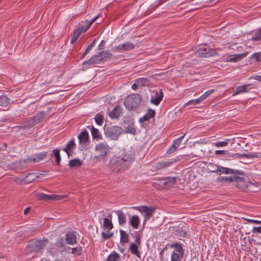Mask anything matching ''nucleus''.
Masks as SVG:
<instances>
[{
    "label": "nucleus",
    "instance_id": "f257e3e1",
    "mask_svg": "<svg viewBox=\"0 0 261 261\" xmlns=\"http://www.w3.org/2000/svg\"><path fill=\"white\" fill-rule=\"evenodd\" d=\"M135 154L125 150L120 155H114L110 160V168L116 172L127 169L135 159Z\"/></svg>",
    "mask_w": 261,
    "mask_h": 261
},
{
    "label": "nucleus",
    "instance_id": "f03ea898",
    "mask_svg": "<svg viewBox=\"0 0 261 261\" xmlns=\"http://www.w3.org/2000/svg\"><path fill=\"white\" fill-rule=\"evenodd\" d=\"M49 240L46 238L33 240L27 246L26 248L27 251L30 253L42 254Z\"/></svg>",
    "mask_w": 261,
    "mask_h": 261
},
{
    "label": "nucleus",
    "instance_id": "7ed1b4c3",
    "mask_svg": "<svg viewBox=\"0 0 261 261\" xmlns=\"http://www.w3.org/2000/svg\"><path fill=\"white\" fill-rule=\"evenodd\" d=\"M142 101V96L139 94H134L127 96L124 105L129 111H135L139 106Z\"/></svg>",
    "mask_w": 261,
    "mask_h": 261
},
{
    "label": "nucleus",
    "instance_id": "20e7f679",
    "mask_svg": "<svg viewBox=\"0 0 261 261\" xmlns=\"http://www.w3.org/2000/svg\"><path fill=\"white\" fill-rule=\"evenodd\" d=\"M104 129L105 135L113 140H117L124 132L121 127L117 125L105 126Z\"/></svg>",
    "mask_w": 261,
    "mask_h": 261
},
{
    "label": "nucleus",
    "instance_id": "39448f33",
    "mask_svg": "<svg viewBox=\"0 0 261 261\" xmlns=\"http://www.w3.org/2000/svg\"><path fill=\"white\" fill-rule=\"evenodd\" d=\"M197 54L199 57L208 58L217 55V52L215 49L210 48L207 44H204L198 46Z\"/></svg>",
    "mask_w": 261,
    "mask_h": 261
},
{
    "label": "nucleus",
    "instance_id": "423d86ee",
    "mask_svg": "<svg viewBox=\"0 0 261 261\" xmlns=\"http://www.w3.org/2000/svg\"><path fill=\"white\" fill-rule=\"evenodd\" d=\"M176 181L175 177H163L156 179L154 184L158 185L164 188H169L173 186Z\"/></svg>",
    "mask_w": 261,
    "mask_h": 261
},
{
    "label": "nucleus",
    "instance_id": "0eeeda50",
    "mask_svg": "<svg viewBox=\"0 0 261 261\" xmlns=\"http://www.w3.org/2000/svg\"><path fill=\"white\" fill-rule=\"evenodd\" d=\"M95 151L98 153L95 158L97 160L102 159L109 152V147L104 143H100L96 146Z\"/></svg>",
    "mask_w": 261,
    "mask_h": 261
},
{
    "label": "nucleus",
    "instance_id": "6e6552de",
    "mask_svg": "<svg viewBox=\"0 0 261 261\" xmlns=\"http://www.w3.org/2000/svg\"><path fill=\"white\" fill-rule=\"evenodd\" d=\"M218 172L217 174L221 175V174H234V175H244L245 173L241 171L240 170H235L231 168H228L226 167H224L221 166H219V167H218Z\"/></svg>",
    "mask_w": 261,
    "mask_h": 261
},
{
    "label": "nucleus",
    "instance_id": "1a4fd4ad",
    "mask_svg": "<svg viewBox=\"0 0 261 261\" xmlns=\"http://www.w3.org/2000/svg\"><path fill=\"white\" fill-rule=\"evenodd\" d=\"M55 245L56 246L57 248L58 249V250H60V252H68L69 250L71 249V248L67 246L64 242V239L60 237L57 238L56 240V241L55 243H54Z\"/></svg>",
    "mask_w": 261,
    "mask_h": 261
},
{
    "label": "nucleus",
    "instance_id": "9d476101",
    "mask_svg": "<svg viewBox=\"0 0 261 261\" xmlns=\"http://www.w3.org/2000/svg\"><path fill=\"white\" fill-rule=\"evenodd\" d=\"M101 62L99 54H98L92 56L89 60L84 62L83 63V68L87 69L93 65L98 64Z\"/></svg>",
    "mask_w": 261,
    "mask_h": 261
},
{
    "label": "nucleus",
    "instance_id": "9b49d317",
    "mask_svg": "<svg viewBox=\"0 0 261 261\" xmlns=\"http://www.w3.org/2000/svg\"><path fill=\"white\" fill-rule=\"evenodd\" d=\"M37 198L39 200L56 201L62 198V196L59 195H47L44 193H39L37 195Z\"/></svg>",
    "mask_w": 261,
    "mask_h": 261
},
{
    "label": "nucleus",
    "instance_id": "f8f14e48",
    "mask_svg": "<svg viewBox=\"0 0 261 261\" xmlns=\"http://www.w3.org/2000/svg\"><path fill=\"white\" fill-rule=\"evenodd\" d=\"M99 15H97L93 18H92L90 21L88 20L82 21L79 23L78 29L81 30L83 32H85L87 31L91 24L99 17Z\"/></svg>",
    "mask_w": 261,
    "mask_h": 261
},
{
    "label": "nucleus",
    "instance_id": "ddd939ff",
    "mask_svg": "<svg viewBox=\"0 0 261 261\" xmlns=\"http://www.w3.org/2000/svg\"><path fill=\"white\" fill-rule=\"evenodd\" d=\"M65 241L67 244L72 245L76 243V232L74 231H67L65 234Z\"/></svg>",
    "mask_w": 261,
    "mask_h": 261
},
{
    "label": "nucleus",
    "instance_id": "4468645a",
    "mask_svg": "<svg viewBox=\"0 0 261 261\" xmlns=\"http://www.w3.org/2000/svg\"><path fill=\"white\" fill-rule=\"evenodd\" d=\"M135 45L130 42H126L125 43L119 44L113 48L114 51H126L134 49Z\"/></svg>",
    "mask_w": 261,
    "mask_h": 261
},
{
    "label": "nucleus",
    "instance_id": "2eb2a0df",
    "mask_svg": "<svg viewBox=\"0 0 261 261\" xmlns=\"http://www.w3.org/2000/svg\"><path fill=\"white\" fill-rule=\"evenodd\" d=\"M163 97V92L162 89H160L159 91H155L154 96H152L150 102L155 106H158Z\"/></svg>",
    "mask_w": 261,
    "mask_h": 261
},
{
    "label": "nucleus",
    "instance_id": "dca6fc26",
    "mask_svg": "<svg viewBox=\"0 0 261 261\" xmlns=\"http://www.w3.org/2000/svg\"><path fill=\"white\" fill-rule=\"evenodd\" d=\"M127 123L128 125L127 126H124V130L126 133L130 134L132 135L136 134V129L135 127V123L132 120L127 119L126 120H124V123Z\"/></svg>",
    "mask_w": 261,
    "mask_h": 261
},
{
    "label": "nucleus",
    "instance_id": "f3484780",
    "mask_svg": "<svg viewBox=\"0 0 261 261\" xmlns=\"http://www.w3.org/2000/svg\"><path fill=\"white\" fill-rule=\"evenodd\" d=\"M170 247L174 248V250L172 253H175L180 256H184V250L182 248V245L179 243L177 242L170 245Z\"/></svg>",
    "mask_w": 261,
    "mask_h": 261
},
{
    "label": "nucleus",
    "instance_id": "a211bd4d",
    "mask_svg": "<svg viewBox=\"0 0 261 261\" xmlns=\"http://www.w3.org/2000/svg\"><path fill=\"white\" fill-rule=\"evenodd\" d=\"M178 160H177L178 161ZM177 160H171L170 161H161L158 162L155 165V168L156 170H160L163 168H166L167 167H169L171 165L174 163L176 162Z\"/></svg>",
    "mask_w": 261,
    "mask_h": 261
},
{
    "label": "nucleus",
    "instance_id": "6ab92c4d",
    "mask_svg": "<svg viewBox=\"0 0 261 261\" xmlns=\"http://www.w3.org/2000/svg\"><path fill=\"white\" fill-rule=\"evenodd\" d=\"M88 132L85 130L82 131L78 136V139L80 144L86 145L89 142Z\"/></svg>",
    "mask_w": 261,
    "mask_h": 261
},
{
    "label": "nucleus",
    "instance_id": "aec40b11",
    "mask_svg": "<svg viewBox=\"0 0 261 261\" xmlns=\"http://www.w3.org/2000/svg\"><path fill=\"white\" fill-rule=\"evenodd\" d=\"M155 111L149 109L146 113L142 118H140L139 121L140 123H143L145 121L149 120L151 118H153L155 116Z\"/></svg>",
    "mask_w": 261,
    "mask_h": 261
},
{
    "label": "nucleus",
    "instance_id": "412c9836",
    "mask_svg": "<svg viewBox=\"0 0 261 261\" xmlns=\"http://www.w3.org/2000/svg\"><path fill=\"white\" fill-rule=\"evenodd\" d=\"M122 113V109L120 106H116L113 110L110 112L109 116L112 119H117Z\"/></svg>",
    "mask_w": 261,
    "mask_h": 261
},
{
    "label": "nucleus",
    "instance_id": "4be33fe9",
    "mask_svg": "<svg viewBox=\"0 0 261 261\" xmlns=\"http://www.w3.org/2000/svg\"><path fill=\"white\" fill-rule=\"evenodd\" d=\"M75 146L76 145L74 143V139H72L69 141L66 147L63 149V150L66 152L68 157H69L71 153H72V150L75 148Z\"/></svg>",
    "mask_w": 261,
    "mask_h": 261
},
{
    "label": "nucleus",
    "instance_id": "5701e85b",
    "mask_svg": "<svg viewBox=\"0 0 261 261\" xmlns=\"http://www.w3.org/2000/svg\"><path fill=\"white\" fill-rule=\"evenodd\" d=\"M88 128L90 129L91 135L93 139L99 140L102 139V136L98 129L95 128L93 126H88Z\"/></svg>",
    "mask_w": 261,
    "mask_h": 261
},
{
    "label": "nucleus",
    "instance_id": "b1692460",
    "mask_svg": "<svg viewBox=\"0 0 261 261\" xmlns=\"http://www.w3.org/2000/svg\"><path fill=\"white\" fill-rule=\"evenodd\" d=\"M46 251L52 256H57L59 253H60V250L57 248L54 243H50V245L47 248Z\"/></svg>",
    "mask_w": 261,
    "mask_h": 261
},
{
    "label": "nucleus",
    "instance_id": "393cba45",
    "mask_svg": "<svg viewBox=\"0 0 261 261\" xmlns=\"http://www.w3.org/2000/svg\"><path fill=\"white\" fill-rule=\"evenodd\" d=\"M98 54L101 62H107L112 57V54L108 51H102Z\"/></svg>",
    "mask_w": 261,
    "mask_h": 261
},
{
    "label": "nucleus",
    "instance_id": "a878e982",
    "mask_svg": "<svg viewBox=\"0 0 261 261\" xmlns=\"http://www.w3.org/2000/svg\"><path fill=\"white\" fill-rule=\"evenodd\" d=\"M118 217V222L120 225L123 226L126 222V215L121 210H118L116 212Z\"/></svg>",
    "mask_w": 261,
    "mask_h": 261
},
{
    "label": "nucleus",
    "instance_id": "bb28decb",
    "mask_svg": "<svg viewBox=\"0 0 261 261\" xmlns=\"http://www.w3.org/2000/svg\"><path fill=\"white\" fill-rule=\"evenodd\" d=\"M140 223V219L138 216L133 215L130 218L129 222V224L134 229H137Z\"/></svg>",
    "mask_w": 261,
    "mask_h": 261
},
{
    "label": "nucleus",
    "instance_id": "cd10ccee",
    "mask_svg": "<svg viewBox=\"0 0 261 261\" xmlns=\"http://www.w3.org/2000/svg\"><path fill=\"white\" fill-rule=\"evenodd\" d=\"M47 154V152H43L35 154L34 155L32 156V160H33V162H39L45 159Z\"/></svg>",
    "mask_w": 261,
    "mask_h": 261
},
{
    "label": "nucleus",
    "instance_id": "c85d7f7f",
    "mask_svg": "<svg viewBox=\"0 0 261 261\" xmlns=\"http://www.w3.org/2000/svg\"><path fill=\"white\" fill-rule=\"evenodd\" d=\"M46 113L43 111L40 112L39 113L36 114L34 116L32 117L35 125L38 124L44 118Z\"/></svg>",
    "mask_w": 261,
    "mask_h": 261
},
{
    "label": "nucleus",
    "instance_id": "c756f323",
    "mask_svg": "<svg viewBox=\"0 0 261 261\" xmlns=\"http://www.w3.org/2000/svg\"><path fill=\"white\" fill-rule=\"evenodd\" d=\"M138 245L135 243H131L129 247V250H130L132 254L135 255L139 258L141 257V254L140 251L138 250Z\"/></svg>",
    "mask_w": 261,
    "mask_h": 261
},
{
    "label": "nucleus",
    "instance_id": "7c9ffc66",
    "mask_svg": "<svg viewBox=\"0 0 261 261\" xmlns=\"http://www.w3.org/2000/svg\"><path fill=\"white\" fill-rule=\"evenodd\" d=\"M250 84H247L237 87L235 91L234 92L233 95L240 94L241 93L248 92L249 90L248 88L250 86Z\"/></svg>",
    "mask_w": 261,
    "mask_h": 261
},
{
    "label": "nucleus",
    "instance_id": "2f4dec72",
    "mask_svg": "<svg viewBox=\"0 0 261 261\" xmlns=\"http://www.w3.org/2000/svg\"><path fill=\"white\" fill-rule=\"evenodd\" d=\"M103 227L104 230L106 231H110L113 228L112 221L108 218H104Z\"/></svg>",
    "mask_w": 261,
    "mask_h": 261
},
{
    "label": "nucleus",
    "instance_id": "473e14b6",
    "mask_svg": "<svg viewBox=\"0 0 261 261\" xmlns=\"http://www.w3.org/2000/svg\"><path fill=\"white\" fill-rule=\"evenodd\" d=\"M83 165V162L79 159H74L69 161L68 166L70 168H79Z\"/></svg>",
    "mask_w": 261,
    "mask_h": 261
},
{
    "label": "nucleus",
    "instance_id": "72a5a7b5",
    "mask_svg": "<svg viewBox=\"0 0 261 261\" xmlns=\"http://www.w3.org/2000/svg\"><path fill=\"white\" fill-rule=\"evenodd\" d=\"M83 33L82 31H81L80 29H78L77 28L75 30H74L73 32L72 35V38L70 41V43L72 44H73L77 40L79 37L81 36L82 33Z\"/></svg>",
    "mask_w": 261,
    "mask_h": 261
},
{
    "label": "nucleus",
    "instance_id": "f704fd0d",
    "mask_svg": "<svg viewBox=\"0 0 261 261\" xmlns=\"http://www.w3.org/2000/svg\"><path fill=\"white\" fill-rule=\"evenodd\" d=\"M39 177V175L35 173H30L25 177L24 180L27 183H30Z\"/></svg>",
    "mask_w": 261,
    "mask_h": 261
},
{
    "label": "nucleus",
    "instance_id": "c9c22d12",
    "mask_svg": "<svg viewBox=\"0 0 261 261\" xmlns=\"http://www.w3.org/2000/svg\"><path fill=\"white\" fill-rule=\"evenodd\" d=\"M120 257V254L114 251L109 255L106 261H119Z\"/></svg>",
    "mask_w": 261,
    "mask_h": 261
},
{
    "label": "nucleus",
    "instance_id": "e433bc0d",
    "mask_svg": "<svg viewBox=\"0 0 261 261\" xmlns=\"http://www.w3.org/2000/svg\"><path fill=\"white\" fill-rule=\"evenodd\" d=\"M146 212H145V213L143 214L144 217L143 225H144L146 222L151 218L154 213V211L153 208L149 207V208Z\"/></svg>",
    "mask_w": 261,
    "mask_h": 261
},
{
    "label": "nucleus",
    "instance_id": "4c0bfd02",
    "mask_svg": "<svg viewBox=\"0 0 261 261\" xmlns=\"http://www.w3.org/2000/svg\"><path fill=\"white\" fill-rule=\"evenodd\" d=\"M120 243L125 244L129 242L128 235L124 231L120 229Z\"/></svg>",
    "mask_w": 261,
    "mask_h": 261
},
{
    "label": "nucleus",
    "instance_id": "58836bf2",
    "mask_svg": "<svg viewBox=\"0 0 261 261\" xmlns=\"http://www.w3.org/2000/svg\"><path fill=\"white\" fill-rule=\"evenodd\" d=\"M149 79L148 77L139 78L136 80V82L140 86L143 87L149 84Z\"/></svg>",
    "mask_w": 261,
    "mask_h": 261
},
{
    "label": "nucleus",
    "instance_id": "ea45409f",
    "mask_svg": "<svg viewBox=\"0 0 261 261\" xmlns=\"http://www.w3.org/2000/svg\"><path fill=\"white\" fill-rule=\"evenodd\" d=\"M253 34L254 36H252V37H251L250 39L252 41H261V28L260 29L254 31Z\"/></svg>",
    "mask_w": 261,
    "mask_h": 261
},
{
    "label": "nucleus",
    "instance_id": "a19ab883",
    "mask_svg": "<svg viewBox=\"0 0 261 261\" xmlns=\"http://www.w3.org/2000/svg\"><path fill=\"white\" fill-rule=\"evenodd\" d=\"M219 165H216L212 163H210L208 165L207 169L210 173H218Z\"/></svg>",
    "mask_w": 261,
    "mask_h": 261
},
{
    "label": "nucleus",
    "instance_id": "79ce46f5",
    "mask_svg": "<svg viewBox=\"0 0 261 261\" xmlns=\"http://www.w3.org/2000/svg\"><path fill=\"white\" fill-rule=\"evenodd\" d=\"M32 156H28L27 158L25 159H21L20 160L19 163L20 165L22 167H25L27 166V164L31 162H33V160H32Z\"/></svg>",
    "mask_w": 261,
    "mask_h": 261
},
{
    "label": "nucleus",
    "instance_id": "37998d69",
    "mask_svg": "<svg viewBox=\"0 0 261 261\" xmlns=\"http://www.w3.org/2000/svg\"><path fill=\"white\" fill-rule=\"evenodd\" d=\"M94 119L97 124L101 125L103 122L104 117L103 115L99 113L96 114Z\"/></svg>",
    "mask_w": 261,
    "mask_h": 261
},
{
    "label": "nucleus",
    "instance_id": "c03bdc74",
    "mask_svg": "<svg viewBox=\"0 0 261 261\" xmlns=\"http://www.w3.org/2000/svg\"><path fill=\"white\" fill-rule=\"evenodd\" d=\"M176 234L179 236L182 237L187 238V231L185 229H183L181 227H178L176 230Z\"/></svg>",
    "mask_w": 261,
    "mask_h": 261
},
{
    "label": "nucleus",
    "instance_id": "a18cd8bd",
    "mask_svg": "<svg viewBox=\"0 0 261 261\" xmlns=\"http://www.w3.org/2000/svg\"><path fill=\"white\" fill-rule=\"evenodd\" d=\"M9 103V99L5 95L0 96V106L2 107L7 106Z\"/></svg>",
    "mask_w": 261,
    "mask_h": 261
},
{
    "label": "nucleus",
    "instance_id": "49530a36",
    "mask_svg": "<svg viewBox=\"0 0 261 261\" xmlns=\"http://www.w3.org/2000/svg\"><path fill=\"white\" fill-rule=\"evenodd\" d=\"M53 153H54V154L56 158L57 164L58 165V166H60V161L61 160L60 154V150L58 149H54L53 150Z\"/></svg>",
    "mask_w": 261,
    "mask_h": 261
},
{
    "label": "nucleus",
    "instance_id": "de8ad7c7",
    "mask_svg": "<svg viewBox=\"0 0 261 261\" xmlns=\"http://www.w3.org/2000/svg\"><path fill=\"white\" fill-rule=\"evenodd\" d=\"M23 125L25 127L30 128L35 125V124L32 117H31L24 121Z\"/></svg>",
    "mask_w": 261,
    "mask_h": 261
},
{
    "label": "nucleus",
    "instance_id": "09e8293b",
    "mask_svg": "<svg viewBox=\"0 0 261 261\" xmlns=\"http://www.w3.org/2000/svg\"><path fill=\"white\" fill-rule=\"evenodd\" d=\"M96 39H95L93 42L87 47V48L86 49L84 53L83 54L81 59H84L89 53L90 50L92 49V48L94 46L95 44Z\"/></svg>",
    "mask_w": 261,
    "mask_h": 261
},
{
    "label": "nucleus",
    "instance_id": "8fccbe9b",
    "mask_svg": "<svg viewBox=\"0 0 261 261\" xmlns=\"http://www.w3.org/2000/svg\"><path fill=\"white\" fill-rule=\"evenodd\" d=\"M73 254H77L80 256L82 253V248L80 245L71 249V252Z\"/></svg>",
    "mask_w": 261,
    "mask_h": 261
},
{
    "label": "nucleus",
    "instance_id": "3c124183",
    "mask_svg": "<svg viewBox=\"0 0 261 261\" xmlns=\"http://www.w3.org/2000/svg\"><path fill=\"white\" fill-rule=\"evenodd\" d=\"M214 92V90L211 89L205 92H204L201 96L199 97L201 101H203L207 97H208L211 94H212Z\"/></svg>",
    "mask_w": 261,
    "mask_h": 261
},
{
    "label": "nucleus",
    "instance_id": "603ef678",
    "mask_svg": "<svg viewBox=\"0 0 261 261\" xmlns=\"http://www.w3.org/2000/svg\"><path fill=\"white\" fill-rule=\"evenodd\" d=\"M247 154V159L261 158V153L260 152H249Z\"/></svg>",
    "mask_w": 261,
    "mask_h": 261
},
{
    "label": "nucleus",
    "instance_id": "864d4df0",
    "mask_svg": "<svg viewBox=\"0 0 261 261\" xmlns=\"http://www.w3.org/2000/svg\"><path fill=\"white\" fill-rule=\"evenodd\" d=\"M242 179H243L242 177L236 175L231 177H227V182H236Z\"/></svg>",
    "mask_w": 261,
    "mask_h": 261
},
{
    "label": "nucleus",
    "instance_id": "5fc2aeb1",
    "mask_svg": "<svg viewBox=\"0 0 261 261\" xmlns=\"http://www.w3.org/2000/svg\"><path fill=\"white\" fill-rule=\"evenodd\" d=\"M102 238L105 240H108L114 236V233L113 232H110V231H107V232H102L101 233Z\"/></svg>",
    "mask_w": 261,
    "mask_h": 261
},
{
    "label": "nucleus",
    "instance_id": "6e6d98bb",
    "mask_svg": "<svg viewBox=\"0 0 261 261\" xmlns=\"http://www.w3.org/2000/svg\"><path fill=\"white\" fill-rule=\"evenodd\" d=\"M201 102V101L200 99L198 97V98L189 100L185 104V106L196 105L199 104Z\"/></svg>",
    "mask_w": 261,
    "mask_h": 261
},
{
    "label": "nucleus",
    "instance_id": "4d7b16f0",
    "mask_svg": "<svg viewBox=\"0 0 261 261\" xmlns=\"http://www.w3.org/2000/svg\"><path fill=\"white\" fill-rule=\"evenodd\" d=\"M134 208L139 211L141 214H144L146 211L149 208V207L147 206H138L134 207Z\"/></svg>",
    "mask_w": 261,
    "mask_h": 261
},
{
    "label": "nucleus",
    "instance_id": "13d9d810",
    "mask_svg": "<svg viewBox=\"0 0 261 261\" xmlns=\"http://www.w3.org/2000/svg\"><path fill=\"white\" fill-rule=\"evenodd\" d=\"M183 256H180L179 255L175 253H172L171 254V261H180V259L182 258Z\"/></svg>",
    "mask_w": 261,
    "mask_h": 261
},
{
    "label": "nucleus",
    "instance_id": "bf43d9fd",
    "mask_svg": "<svg viewBox=\"0 0 261 261\" xmlns=\"http://www.w3.org/2000/svg\"><path fill=\"white\" fill-rule=\"evenodd\" d=\"M251 58L252 59H254L257 61H261V53H256L253 54Z\"/></svg>",
    "mask_w": 261,
    "mask_h": 261
},
{
    "label": "nucleus",
    "instance_id": "052dcab7",
    "mask_svg": "<svg viewBox=\"0 0 261 261\" xmlns=\"http://www.w3.org/2000/svg\"><path fill=\"white\" fill-rule=\"evenodd\" d=\"M135 238L136 244H138V245H140V244H141V237H140V234L138 232H136V233L135 235Z\"/></svg>",
    "mask_w": 261,
    "mask_h": 261
},
{
    "label": "nucleus",
    "instance_id": "680f3d73",
    "mask_svg": "<svg viewBox=\"0 0 261 261\" xmlns=\"http://www.w3.org/2000/svg\"><path fill=\"white\" fill-rule=\"evenodd\" d=\"M176 148V147H175V146L172 144L170 148L167 150L166 154H170L173 153Z\"/></svg>",
    "mask_w": 261,
    "mask_h": 261
},
{
    "label": "nucleus",
    "instance_id": "e2e57ef3",
    "mask_svg": "<svg viewBox=\"0 0 261 261\" xmlns=\"http://www.w3.org/2000/svg\"><path fill=\"white\" fill-rule=\"evenodd\" d=\"M217 181L222 183H227V177L219 176L216 179Z\"/></svg>",
    "mask_w": 261,
    "mask_h": 261
},
{
    "label": "nucleus",
    "instance_id": "0e129e2a",
    "mask_svg": "<svg viewBox=\"0 0 261 261\" xmlns=\"http://www.w3.org/2000/svg\"><path fill=\"white\" fill-rule=\"evenodd\" d=\"M232 156H233V159H237V158H239L240 157H243V158H247V153H244L242 154L234 153V154L232 155Z\"/></svg>",
    "mask_w": 261,
    "mask_h": 261
},
{
    "label": "nucleus",
    "instance_id": "69168bd1",
    "mask_svg": "<svg viewBox=\"0 0 261 261\" xmlns=\"http://www.w3.org/2000/svg\"><path fill=\"white\" fill-rule=\"evenodd\" d=\"M215 144L217 147H222L226 146L228 144V142L227 141L217 142Z\"/></svg>",
    "mask_w": 261,
    "mask_h": 261
},
{
    "label": "nucleus",
    "instance_id": "338daca9",
    "mask_svg": "<svg viewBox=\"0 0 261 261\" xmlns=\"http://www.w3.org/2000/svg\"><path fill=\"white\" fill-rule=\"evenodd\" d=\"M228 153V150H217L215 151V154L217 155H225V154Z\"/></svg>",
    "mask_w": 261,
    "mask_h": 261
},
{
    "label": "nucleus",
    "instance_id": "774afa93",
    "mask_svg": "<svg viewBox=\"0 0 261 261\" xmlns=\"http://www.w3.org/2000/svg\"><path fill=\"white\" fill-rule=\"evenodd\" d=\"M251 231L253 233H261V226L259 227H253Z\"/></svg>",
    "mask_w": 261,
    "mask_h": 261
}]
</instances>
